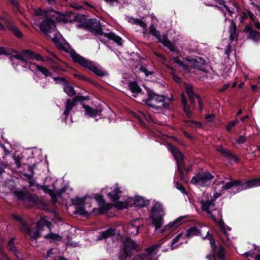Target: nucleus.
I'll return each instance as SVG.
<instances>
[{
  "instance_id": "13",
  "label": "nucleus",
  "mask_w": 260,
  "mask_h": 260,
  "mask_svg": "<svg viewBox=\"0 0 260 260\" xmlns=\"http://www.w3.org/2000/svg\"><path fill=\"white\" fill-rule=\"evenodd\" d=\"M15 193L18 200L28 202L30 205L36 204L37 202V199L36 197L30 194L27 191H17Z\"/></svg>"
},
{
  "instance_id": "27",
  "label": "nucleus",
  "mask_w": 260,
  "mask_h": 260,
  "mask_svg": "<svg viewBox=\"0 0 260 260\" xmlns=\"http://www.w3.org/2000/svg\"><path fill=\"white\" fill-rule=\"evenodd\" d=\"M134 204L136 206L143 207L147 206L149 204V201L142 197L138 196L135 198Z\"/></svg>"
},
{
  "instance_id": "23",
  "label": "nucleus",
  "mask_w": 260,
  "mask_h": 260,
  "mask_svg": "<svg viewBox=\"0 0 260 260\" xmlns=\"http://www.w3.org/2000/svg\"><path fill=\"white\" fill-rule=\"evenodd\" d=\"M85 114L90 117H94L101 114L102 110L99 109H93L88 105H83Z\"/></svg>"
},
{
  "instance_id": "43",
  "label": "nucleus",
  "mask_w": 260,
  "mask_h": 260,
  "mask_svg": "<svg viewBox=\"0 0 260 260\" xmlns=\"http://www.w3.org/2000/svg\"><path fill=\"white\" fill-rule=\"evenodd\" d=\"M183 111L187 117H190L191 116L192 111L190 107L188 106L187 104L183 106Z\"/></svg>"
},
{
  "instance_id": "29",
  "label": "nucleus",
  "mask_w": 260,
  "mask_h": 260,
  "mask_svg": "<svg viewBox=\"0 0 260 260\" xmlns=\"http://www.w3.org/2000/svg\"><path fill=\"white\" fill-rule=\"evenodd\" d=\"M44 238L49 240L50 242L60 241L62 239V237L60 235L51 232L44 236Z\"/></svg>"
},
{
  "instance_id": "6",
  "label": "nucleus",
  "mask_w": 260,
  "mask_h": 260,
  "mask_svg": "<svg viewBox=\"0 0 260 260\" xmlns=\"http://www.w3.org/2000/svg\"><path fill=\"white\" fill-rule=\"evenodd\" d=\"M124 248L119 254L120 260H125L127 257L131 256L137 251V245L136 243L130 239H127L124 241Z\"/></svg>"
},
{
  "instance_id": "7",
  "label": "nucleus",
  "mask_w": 260,
  "mask_h": 260,
  "mask_svg": "<svg viewBox=\"0 0 260 260\" xmlns=\"http://www.w3.org/2000/svg\"><path fill=\"white\" fill-rule=\"evenodd\" d=\"M214 177L208 171L196 174L192 178L191 183L201 186H208L211 183V180L214 178Z\"/></svg>"
},
{
  "instance_id": "36",
  "label": "nucleus",
  "mask_w": 260,
  "mask_h": 260,
  "mask_svg": "<svg viewBox=\"0 0 260 260\" xmlns=\"http://www.w3.org/2000/svg\"><path fill=\"white\" fill-rule=\"evenodd\" d=\"M128 86L129 89L133 93H139L141 91V89L138 86L137 83L135 82H130Z\"/></svg>"
},
{
  "instance_id": "57",
  "label": "nucleus",
  "mask_w": 260,
  "mask_h": 260,
  "mask_svg": "<svg viewBox=\"0 0 260 260\" xmlns=\"http://www.w3.org/2000/svg\"><path fill=\"white\" fill-rule=\"evenodd\" d=\"M44 14L43 11L40 9H35L34 10V14L36 16H40L43 15Z\"/></svg>"
},
{
  "instance_id": "41",
  "label": "nucleus",
  "mask_w": 260,
  "mask_h": 260,
  "mask_svg": "<svg viewBox=\"0 0 260 260\" xmlns=\"http://www.w3.org/2000/svg\"><path fill=\"white\" fill-rule=\"evenodd\" d=\"M88 99L87 97L83 96L82 95H77L74 97L72 100L76 104L77 102H82Z\"/></svg>"
},
{
  "instance_id": "56",
  "label": "nucleus",
  "mask_w": 260,
  "mask_h": 260,
  "mask_svg": "<svg viewBox=\"0 0 260 260\" xmlns=\"http://www.w3.org/2000/svg\"><path fill=\"white\" fill-rule=\"evenodd\" d=\"M174 61L175 63H177L179 66L186 68V67L184 64V63L182 61H181L180 59H179L178 58H174Z\"/></svg>"
},
{
  "instance_id": "50",
  "label": "nucleus",
  "mask_w": 260,
  "mask_h": 260,
  "mask_svg": "<svg viewBox=\"0 0 260 260\" xmlns=\"http://www.w3.org/2000/svg\"><path fill=\"white\" fill-rule=\"evenodd\" d=\"M7 165L4 161H0V175L5 171V169L7 167Z\"/></svg>"
},
{
  "instance_id": "47",
  "label": "nucleus",
  "mask_w": 260,
  "mask_h": 260,
  "mask_svg": "<svg viewBox=\"0 0 260 260\" xmlns=\"http://www.w3.org/2000/svg\"><path fill=\"white\" fill-rule=\"evenodd\" d=\"M10 53L11 50H7L6 48L0 47V55H9Z\"/></svg>"
},
{
  "instance_id": "4",
  "label": "nucleus",
  "mask_w": 260,
  "mask_h": 260,
  "mask_svg": "<svg viewBox=\"0 0 260 260\" xmlns=\"http://www.w3.org/2000/svg\"><path fill=\"white\" fill-rule=\"evenodd\" d=\"M172 101V98H166L155 93H151L145 103L148 106L153 109H158L167 108Z\"/></svg>"
},
{
  "instance_id": "26",
  "label": "nucleus",
  "mask_w": 260,
  "mask_h": 260,
  "mask_svg": "<svg viewBox=\"0 0 260 260\" xmlns=\"http://www.w3.org/2000/svg\"><path fill=\"white\" fill-rule=\"evenodd\" d=\"M244 31L246 32H249V38L254 41H258V40L260 39V33L259 32L251 29V28L250 27H246Z\"/></svg>"
},
{
  "instance_id": "39",
  "label": "nucleus",
  "mask_w": 260,
  "mask_h": 260,
  "mask_svg": "<svg viewBox=\"0 0 260 260\" xmlns=\"http://www.w3.org/2000/svg\"><path fill=\"white\" fill-rule=\"evenodd\" d=\"M239 122V121L238 119H235V120L234 121H230L228 125H226V126L225 127V129L226 131H228V132H231L232 128L234 127L236 124H237V123H238Z\"/></svg>"
},
{
  "instance_id": "2",
  "label": "nucleus",
  "mask_w": 260,
  "mask_h": 260,
  "mask_svg": "<svg viewBox=\"0 0 260 260\" xmlns=\"http://www.w3.org/2000/svg\"><path fill=\"white\" fill-rule=\"evenodd\" d=\"M84 25L86 29L95 35L104 36L109 40L114 41L118 45H122V40L119 36L112 32H104L99 21L95 19H89L84 22Z\"/></svg>"
},
{
  "instance_id": "37",
  "label": "nucleus",
  "mask_w": 260,
  "mask_h": 260,
  "mask_svg": "<svg viewBox=\"0 0 260 260\" xmlns=\"http://www.w3.org/2000/svg\"><path fill=\"white\" fill-rule=\"evenodd\" d=\"M160 246V244H159V243L155 244L153 246H150V247L147 248V249H146V251L147 254L149 255H151L153 254H155V250H156L157 249L159 248Z\"/></svg>"
},
{
  "instance_id": "54",
  "label": "nucleus",
  "mask_w": 260,
  "mask_h": 260,
  "mask_svg": "<svg viewBox=\"0 0 260 260\" xmlns=\"http://www.w3.org/2000/svg\"><path fill=\"white\" fill-rule=\"evenodd\" d=\"M232 52V47L231 44H228L226 47V48L225 50V54L227 55V57L229 58L230 55V53Z\"/></svg>"
},
{
  "instance_id": "16",
  "label": "nucleus",
  "mask_w": 260,
  "mask_h": 260,
  "mask_svg": "<svg viewBox=\"0 0 260 260\" xmlns=\"http://www.w3.org/2000/svg\"><path fill=\"white\" fill-rule=\"evenodd\" d=\"M139 219H136L131 221L126 228V232L130 236H136L139 233V229L141 226L140 224H138Z\"/></svg>"
},
{
  "instance_id": "1",
  "label": "nucleus",
  "mask_w": 260,
  "mask_h": 260,
  "mask_svg": "<svg viewBox=\"0 0 260 260\" xmlns=\"http://www.w3.org/2000/svg\"><path fill=\"white\" fill-rule=\"evenodd\" d=\"M56 39L53 41L56 44L57 47L60 50L68 53L74 61L88 69L99 76L103 77L108 74L106 71H103L95 63L85 59L75 52L68 44L58 42H56Z\"/></svg>"
},
{
  "instance_id": "8",
  "label": "nucleus",
  "mask_w": 260,
  "mask_h": 260,
  "mask_svg": "<svg viewBox=\"0 0 260 260\" xmlns=\"http://www.w3.org/2000/svg\"><path fill=\"white\" fill-rule=\"evenodd\" d=\"M52 224L50 222L44 218H41L37 222L38 230L35 231H32L31 230L27 234L30 237V240L32 241L36 240L40 237V233L43 230L45 226L47 227L50 231L51 230Z\"/></svg>"
},
{
  "instance_id": "3",
  "label": "nucleus",
  "mask_w": 260,
  "mask_h": 260,
  "mask_svg": "<svg viewBox=\"0 0 260 260\" xmlns=\"http://www.w3.org/2000/svg\"><path fill=\"white\" fill-rule=\"evenodd\" d=\"M205 238L209 240L212 252L206 256L208 260H226L225 248L221 244H216L213 235L207 232Z\"/></svg>"
},
{
  "instance_id": "63",
  "label": "nucleus",
  "mask_w": 260,
  "mask_h": 260,
  "mask_svg": "<svg viewBox=\"0 0 260 260\" xmlns=\"http://www.w3.org/2000/svg\"><path fill=\"white\" fill-rule=\"evenodd\" d=\"M154 54L157 57H159L162 62L165 60V58L162 54L157 52H154Z\"/></svg>"
},
{
  "instance_id": "22",
  "label": "nucleus",
  "mask_w": 260,
  "mask_h": 260,
  "mask_svg": "<svg viewBox=\"0 0 260 260\" xmlns=\"http://www.w3.org/2000/svg\"><path fill=\"white\" fill-rule=\"evenodd\" d=\"M94 198L99 204L100 213H105L106 211L111 208L109 204H107L106 206L104 205L105 201L102 196L98 195Z\"/></svg>"
},
{
  "instance_id": "48",
  "label": "nucleus",
  "mask_w": 260,
  "mask_h": 260,
  "mask_svg": "<svg viewBox=\"0 0 260 260\" xmlns=\"http://www.w3.org/2000/svg\"><path fill=\"white\" fill-rule=\"evenodd\" d=\"M140 70L141 72L145 73L146 76H148L152 74V73H153L152 72L148 71L147 70V69L146 68V67H145L144 66H142L140 68Z\"/></svg>"
},
{
  "instance_id": "24",
  "label": "nucleus",
  "mask_w": 260,
  "mask_h": 260,
  "mask_svg": "<svg viewBox=\"0 0 260 260\" xmlns=\"http://www.w3.org/2000/svg\"><path fill=\"white\" fill-rule=\"evenodd\" d=\"M164 215L162 214L159 215H152V224L155 227V230L159 229L163 224V216Z\"/></svg>"
},
{
  "instance_id": "44",
  "label": "nucleus",
  "mask_w": 260,
  "mask_h": 260,
  "mask_svg": "<svg viewBox=\"0 0 260 260\" xmlns=\"http://www.w3.org/2000/svg\"><path fill=\"white\" fill-rule=\"evenodd\" d=\"M178 222L175 221L173 222H170L168 224L165 228L164 230H168L172 229L173 230L175 229L176 227L178 226Z\"/></svg>"
},
{
  "instance_id": "9",
  "label": "nucleus",
  "mask_w": 260,
  "mask_h": 260,
  "mask_svg": "<svg viewBox=\"0 0 260 260\" xmlns=\"http://www.w3.org/2000/svg\"><path fill=\"white\" fill-rule=\"evenodd\" d=\"M149 29L150 33L155 37L159 42H161L164 46L167 47L171 51H175V46L173 43L168 39L167 35H164L161 36L160 32L156 30L153 24L150 26Z\"/></svg>"
},
{
  "instance_id": "25",
  "label": "nucleus",
  "mask_w": 260,
  "mask_h": 260,
  "mask_svg": "<svg viewBox=\"0 0 260 260\" xmlns=\"http://www.w3.org/2000/svg\"><path fill=\"white\" fill-rule=\"evenodd\" d=\"M76 104L71 99H68L65 103V109L63 114L65 116V119H67L71 111L75 106Z\"/></svg>"
},
{
  "instance_id": "42",
  "label": "nucleus",
  "mask_w": 260,
  "mask_h": 260,
  "mask_svg": "<svg viewBox=\"0 0 260 260\" xmlns=\"http://www.w3.org/2000/svg\"><path fill=\"white\" fill-rule=\"evenodd\" d=\"M8 247L9 250L13 252L15 254L16 252V247L14 244V240L10 239L9 241Z\"/></svg>"
},
{
  "instance_id": "17",
  "label": "nucleus",
  "mask_w": 260,
  "mask_h": 260,
  "mask_svg": "<svg viewBox=\"0 0 260 260\" xmlns=\"http://www.w3.org/2000/svg\"><path fill=\"white\" fill-rule=\"evenodd\" d=\"M171 150L173 156L177 160V162L178 163V172H179L180 177L183 179V171L179 165L180 162H181L183 160V155L178 149L174 146H172L171 148Z\"/></svg>"
},
{
  "instance_id": "10",
  "label": "nucleus",
  "mask_w": 260,
  "mask_h": 260,
  "mask_svg": "<svg viewBox=\"0 0 260 260\" xmlns=\"http://www.w3.org/2000/svg\"><path fill=\"white\" fill-rule=\"evenodd\" d=\"M219 225L221 230V233L219 234L221 240L226 246L228 247L231 246L232 243L230 233L231 229L225 225L220 220L219 221Z\"/></svg>"
},
{
  "instance_id": "53",
  "label": "nucleus",
  "mask_w": 260,
  "mask_h": 260,
  "mask_svg": "<svg viewBox=\"0 0 260 260\" xmlns=\"http://www.w3.org/2000/svg\"><path fill=\"white\" fill-rule=\"evenodd\" d=\"M215 1L217 2H218L219 4H220L221 5H223L224 6V7L226 9V10H228L230 12V14L232 13V12L230 10L229 8L226 5H225V2H224V0H215Z\"/></svg>"
},
{
  "instance_id": "51",
  "label": "nucleus",
  "mask_w": 260,
  "mask_h": 260,
  "mask_svg": "<svg viewBox=\"0 0 260 260\" xmlns=\"http://www.w3.org/2000/svg\"><path fill=\"white\" fill-rule=\"evenodd\" d=\"M233 187L231 181L225 183L222 187V191L231 188Z\"/></svg>"
},
{
  "instance_id": "12",
  "label": "nucleus",
  "mask_w": 260,
  "mask_h": 260,
  "mask_svg": "<svg viewBox=\"0 0 260 260\" xmlns=\"http://www.w3.org/2000/svg\"><path fill=\"white\" fill-rule=\"evenodd\" d=\"M0 20L5 22L7 27L16 37L18 38H22V33L20 31L19 28L15 25L10 17L8 15L2 17L0 16Z\"/></svg>"
},
{
  "instance_id": "58",
  "label": "nucleus",
  "mask_w": 260,
  "mask_h": 260,
  "mask_svg": "<svg viewBox=\"0 0 260 260\" xmlns=\"http://www.w3.org/2000/svg\"><path fill=\"white\" fill-rule=\"evenodd\" d=\"M176 187L177 189L181 191L183 193H185V188L180 184L176 183Z\"/></svg>"
},
{
  "instance_id": "49",
  "label": "nucleus",
  "mask_w": 260,
  "mask_h": 260,
  "mask_svg": "<svg viewBox=\"0 0 260 260\" xmlns=\"http://www.w3.org/2000/svg\"><path fill=\"white\" fill-rule=\"evenodd\" d=\"M50 66L51 69L55 71H57L60 69L59 65L55 61H54V63H52Z\"/></svg>"
},
{
  "instance_id": "33",
  "label": "nucleus",
  "mask_w": 260,
  "mask_h": 260,
  "mask_svg": "<svg viewBox=\"0 0 260 260\" xmlns=\"http://www.w3.org/2000/svg\"><path fill=\"white\" fill-rule=\"evenodd\" d=\"M64 91L70 96H73L76 94V92L73 87L68 83H66L63 87Z\"/></svg>"
},
{
  "instance_id": "35",
  "label": "nucleus",
  "mask_w": 260,
  "mask_h": 260,
  "mask_svg": "<svg viewBox=\"0 0 260 260\" xmlns=\"http://www.w3.org/2000/svg\"><path fill=\"white\" fill-rule=\"evenodd\" d=\"M182 234H179L176 237H175L172 241L171 248L172 249L176 248L178 246L180 245L182 242H180L179 240L182 237Z\"/></svg>"
},
{
  "instance_id": "32",
  "label": "nucleus",
  "mask_w": 260,
  "mask_h": 260,
  "mask_svg": "<svg viewBox=\"0 0 260 260\" xmlns=\"http://www.w3.org/2000/svg\"><path fill=\"white\" fill-rule=\"evenodd\" d=\"M34 65H35L36 67V70L41 72L42 74H43L46 77H49L51 76L52 75L51 73L49 71V70L41 66H39L38 64H37L36 63H34Z\"/></svg>"
},
{
  "instance_id": "5",
  "label": "nucleus",
  "mask_w": 260,
  "mask_h": 260,
  "mask_svg": "<svg viewBox=\"0 0 260 260\" xmlns=\"http://www.w3.org/2000/svg\"><path fill=\"white\" fill-rule=\"evenodd\" d=\"M41 31L48 38L54 41L57 38L55 23L51 19H47L40 25Z\"/></svg>"
},
{
  "instance_id": "46",
  "label": "nucleus",
  "mask_w": 260,
  "mask_h": 260,
  "mask_svg": "<svg viewBox=\"0 0 260 260\" xmlns=\"http://www.w3.org/2000/svg\"><path fill=\"white\" fill-rule=\"evenodd\" d=\"M135 23L139 25L141 27L146 28V23L140 19H134Z\"/></svg>"
},
{
  "instance_id": "15",
  "label": "nucleus",
  "mask_w": 260,
  "mask_h": 260,
  "mask_svg": "<svg viewBox=\"0 0 260 260\" xmlns=\"http://www.w3.org/2000/svg\"><path fill=\"white\" fill-rule=\"evenodd\" d=\"M202 205V209L207 212V213L210 216L212 219L215 222H217L216 218L212 214L210 208L215 206V200L212 199L211 200L204 201L202 200L201 202Z\"/></svg>"
},
{
  "instance_id": "28",
  "label": "nucleus",
  "mask_w": 260,
  "mask_h": 260,
  "mask_svg": "<svg viewBox=\"0 0 260 260\" xmlns=\"http://www.w3.org/2000/svg\"><path fill=\"white\" fill-rule=\"evenodd\" d=\"M152 215H164L162 205L159 202H156L152 207Z\"/></svg>"
},
{
  "instance_id": "55",
  "label": "nucleus",
  "mask_w": 260,
  "mask_h": 260,
  "mask_svg": "<svg viewBox=\"0 0 260 260\" xmlns=\"http://www.w3.org/2000/svg\"><path fill=\"white\" fill-rule=\"evenodd\" d=\"M246 140V138L244 136H241L238 139L236 140V142L239 144H243Z\"/></svg>"
},
{
  "instance_id": "11",
  "label": "nucleus",
  "mask_w": 260,
  "mask_h": 260,
  "mask_svg": "<svg viewBox=\"0 0 260 260\" xmlns=\"http://www.w3.org/2000/svg\"><path fill=\"white\" fill-rule=\"evenodd\" d=\"M208 228L206 226H192L187 230L186 236L187 237H191L193 236H200L203 239H207L205 238L207 232Z\"/></svg>"
},
{
  "instance_id": "31",
  "label": "nucleus",
  "mask_w": 260,
  "mask_h": 260,
  "mask_svg": "<svg viewBox=\"0 0 260 260\" xmlns=\"http://www.w3.org/2000/svg\"><path fill=\"white\" fill-rule=\"evenodd\" d=\"M115 233V230L113 229H109L101 234V236L98 238V240H101L102 239H106L108 237H110L114 235Z\"/></svg>"
},
{
  "instance_id": "34",
  "label": "nucleus",
  "mask_w": 260,
  "mask_h": 260,
  "mask_svg": "<svg viewBox=\"0 0 260 260\" xmlns=\"http://www.w3.org/2000/svg\"><path fill=\"white\" fill-rule=\"evenodd\" d=\"M11 52L16 53V54L12 55L11 56V58H15L17 59L21 60L23 62H25V63L26 62V59L24 57V55L23 54V53L22 52L21 53H18L16 51V50H14V49H11Z\"/></svg>"
},
{
  "instance_id": "45",
  "label": "nucleus",
  "mask_w": 260,
  "mask_h": 260,
  "mask_svg": "<svg viewBox=\"0 0 260 260\" xmlns=\"http://www.w3.org/2000/svg\"><path fill=\"white\" fill-rule=\"evenodd\" d=\"M76 212L77 213L82 215H86L87 214V212L86 211L85 208L81 206L77 207Z\"/></svg>"
},
{
  "instance_id": "21",
  "label": "nucleus",
  "mask_w": 260,
  "mask_h": 260,
  "mask_svg": "<svg viewBox=\"0 0 260 260\" xmlns=\"http://www.w3.org/2000/svg\"><path fill=\"white\" fill-rule=\"evenodd\" d=\"M258 186H260V178L248 180L242 184L243 189H247Z\"/></svg>"
},
{
  "instance_id": "19",
  "label": "nucleus",
  "mask_w": 260,
  "mask_h": 260,
  "mask_svg": "<svg viewBox=\"0 0 260 260\" xmlns=\"http://www.w3.org/2000/svg\"><path fill=\"white\" fill-rule=\"evenodd\" d=\"M121 192V188L116 183L114 187L113 190L108 193V196L112 201L117 203L120 199Z\"/></svg>"
},
{
  "instance_id": "14",
  "label": "nucleus",
  "mask_w": 260,
  "mask_h": 260,
  "mask_svg": "<svg viewBox=\"0 0 260 260\" xmlns=\"http://www.w3.org/2000/svg\"><path fill=\"white\" fill-rule=\"evenodd\" d=\"M185 91L188 95L192 106L194 107L196 103L195 99H197L199 104L200 109L201 111H202L203 105L201 98L200 96L196 95L194 93L192 86L190 85H186L185 86Z\"/></svg>"
},
{
  "instance_id": "40",
  "label": "nucleus",
  "mask_w": 260,
  "mask_h": 260,
  "mask_svg": "<svg viewBox=\"0 0 260 260\" xmlns=\"http://www.w3.org/2000/svg\"><path fill=\"white\" fill-rule=\"evenodd\" d=\"M20 224V229L21 231L27 234L30 230L29 227L23 221L21 222Z\"/></svg>"
},
{
  "instance_id": "52",
  "label": "nucleus",
  "mask_w": 260,
  "mask_h": 260,
  "mask_svg": "<svg viewBox=\"0 0 260 260\" xmlns=\"http://www.w3.org/2000/svg\"><path fill=\"white\" fill-rule=\"evenodd\" d=\"M53 249L52 248L49 249L47 252V254L45 257L46 259L47 260H50L49 259V257H50L52 255H53L54 254V253L53 252ZM54 260V259H53Z\"/></svg>"
},
{
  "instance_id": "38",
  "label": "nucleus",
  "mask_w": 260,
  "mask_h": 260,
  "mask_svg": "<svg viewBox=\"0 0 260 260\" xmlns=\"http://www.w3.org/2000/svg\"><path fill=\"white\" fill-rule=\"evenodd\" d=\"M72 202L73 205L78 206V207L81 206L84 204L85 199L84 198H76L75 199H72Z\"/></svg>"
},
{
  "instance_id": "64",
  "label": "nucleus",
  "mask_w": 260,
  "mask_h": 260,
  "mask_svg": "<svg viewBox=\"0 0 260 260\" xmlns=\"http://www.w3.org/2000/svg\"><path fill=\"white\" fill-rule=\"evenodd\" d=\"M12 218L14 220H17V221H19L20 222L23 221L22 220V219L19 216H18L17 215H13Z\"/></svg>"
},
{
  "instance_id": "18",
  "label": "nucleus",
  "mask_w": 260,
  "mask_h": 260,
  "mask_svg": "<svg viewBox=\"0 0 260 260\" xmlns=\"http://www.w3.org/2000/svg\"><path fill=\"white\" fill-rule=\"evenodd\" d=\"M229 32L230 34L229 38L231 41L238 40L239 31L234 20L231 21L229 27Z\"/></svg>"
},
{
  "instance_id": "20",
  "label": "nucleus",
  "mask_w": 260,
  "mask_h": 260,
  "mask_svg": "<svg viewBox=\"0 0 260 260\" xmlns=\"http://www.w3.org/2000/svg\"><path fill=\"white\" fill-rule=\"evenodd\" d=\"M22 53L24 55V57L26 60L27 59H36L38 61H44V59L43 57L38 53H36L30 50H24Z\"/></svg>"
},
{
  "instance_id": "60",
  "label": "nucleus",
  "mask_w": 260,
  "mask_h": 260,
  "mask_svg": "<svg viewBox=\"0 0 260 260\" xmlns=\"http://www.w3.org/2000/svg\"><path fill=\"white\" fill-rule=\"evenodd\" d=\"M71 7L74 8L77 10H81L83 9V7L81 5H78V4L73 3L71 5Z\"/></svg>"
},
{
  "instance_id": "30",
  "label": "nucleus",
  "mask_w": 260,
  "mask_h": 260,
  "mask_svg": "<svg viewBox=\"0 0 260 260\" xmlns=\"http://www.w3.org/2000/svg\"><path fill=\"white\" fill-rule=\"evenodd\" d=\"M221 154L224 157H226L230 159H233L235 162L239 161V159L237 156L232 153L229 149H224Z\"/></svg>"
},
{
  "instance_id": "61",
  "label": "nucleus",
  "mask_w": 260,
  "mask_h": 260,
  "mask_svg": "<svg viewBox=\"0 0 260 260\" xmlns=\"http://www.w3.org/2000/svg\"><path fill=\"white\" fill-rule=\"evenodd\" d=\"M233 187L235 186H239L242 184H241V181L240 180H236L233 181H231Z\"/></svg>"
},
{
  "instance_id": "62",
  "label": "nucleus",
  "mask_w": 260,
  "mask_h": 260,
  "mask_svg": "<svg viewBox=\"0 0 260 260\" xmlns=\"http://www.w3.org/2000/svg\"><path fill=\"white\" fill-rule=\"evenodd\" d=\"M181 101H182L183 106L187 104V100L185 98L184 93H182L181 94Z\"/></svg>"
},
{
  "instance_id": "59",
  "label": "nucleus",
  "mask_w": 260,
  "mask_h": 260,
  "mask_svg": "<svg viewBox=\"0 0 260 260\" xmlns=\"http://www.w3.org/2000/svg\"><path fill=\"white\" fill-rule=\"evenodd\" d=\"M214 118L215 115L213 114H208L205 116V118L208 121H211Z\"/></svg>"
}]
</instances>
